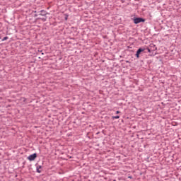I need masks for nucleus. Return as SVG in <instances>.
<instances>
[{
  "label": "nucleus",
  "mask_w": 181,
  "mask_h": 181,
  "mask_svg": "<svg viewBox=\"0 0 181 181\" xmlns=\"http://www.w3.org/2000/svg\"><path fill=\"white\" fill-rule=\"evenodd\" d=\"M134 22L136 25H137V23H141V22H145V20L142 19L141 18H136L134 19Z\"/></svg>",
  "instance_id": "obj_1"
},
{
  "label": "nucleus",
  "mask_w": 181,
  "mask_h": 181,
  "mask_svg": "<svg viewBox=\"0 0 181 181\" xmlns=\"http://www.w3.org/2000/svg\"><path fill=\"white\" fill-rule=\"evenodd\" d=\"M36 158H37V154H36V153H34V154H32V155H30V156H29L28 157V159L29 160H35V159H36Z\"/></svg>",
  "instance_id": "obj_2"
},
{
  "label": "nucleus",
  "mask_w": 181,
  "mask_h": 181,
  "mask_svg": "<svg viewBox=\"0 0 181 181\" xmlns=\"http://www.w3.org/2000/svg\"><path fill=\"white\" fill-rule=\"evenodd\" d=\"M145 49L144 48H139L136 53V57H137V59H139V54H141V53H142V52H144Z\"/></svg>",
  "instance_id": "obj_3"
},
{
  "label": "nucleus",
  "mask_w": 181,
  "mask_h": 181,
  "mask_svg": "<svg viewBox=\"0 0 181 181\" xmlns=\"http://www.w3.org/2000/svg\"><path fill=\"white\" fill-rule=\"evenodd\" d=\"M150 47H151V49H153L152 50H153V51L156 50V46H155V45H153V44H151Z\"/></svg>",
  "instance_id": "obj_4"
},
{
  "label": "nucleus",
  "mask_w": 181,
  "mask_h": 181,
  "mask_svg": "<svg viewBox=\"0 0 181 181\" xmlns=\"http://www.w3.org/2000/svg\"><path fill=\"white\" fill-rule=\"evenodd\" d=\"M40 169H42V166H37V172L38 173H40V172H42V170H40Z\"/></svg>",
  "instance_id": "obj_5"
},
{
  "label": "nucleus",
  "mask_w": 181,
  "mask_h": 181,
  "mask_svg": "<svg viewBox=\"0 0 181 181\" xmlns=\"http://www.w3.org/2000/svg\"><path fill=\"white\" fill-rule=\"evenodd\" d=\"M40 15H41L42 16H45V15H46V11H41Z\"/></svg>",
  "instance_id": "obj_6"
},
{
  "label": "nucleus",
  "mask_w": 181,
  "mask_h": 181,
  "mask_svg": "<svg viewBox=\"0 0 181 181\" xmlns=\"http://www.w3.org/2000/svg\"><path fill=\"white\" fill-rule=\"evenodd\" d=\"M112 119H119V116H113L112 117Z\"/></svg>",
  "instance_id": "obj_7"
},
{
  "label": "nucleus",
  "mask_w": 181,
  "mask_h": 181,
  "mask_svg": "<svg viewBox=\"0 0 181 181\" xmlns=\"http://www.w3.org/2000/svg\"><path fill=\"white\" fill-rule=\"evenodd\" d=\"M21 101H23V103H25V101H26V98H21Z\"/></svg>",
  "instance_id": "obj_8"
},
{
  "label": "nucleus",
  "mask_w": 181,
  "mask_h": 181,
  "mask_svg": "<svg viewBox=\"0 0 181 181\" xmlns=\"http://www.w3.org/2000/svg\"><path fill=\"white\" fill-rule=\"evenodd\" d=\"M8 37H4L3 38V41L8 40Z\"/></svg>",
  "instance_id": "obj_9"
},
{
  "label": "nucleus",
  "mask_w": 181,
  "mask_h": 181,
  "mask_svg": "<svg viewBox=\"0 0 181 181\" xmlns=\"http://www.w3.org/2000/svg\"><path fill=\"white\" fill-rule=\"evenodd\" d=\"M148 53H151V49L148 48Z\"/></svg>",
  "instance_id": "obj_10"
},
{
  "label": "nucleus",
  "mask_w": 181,
  "mask_h": 181,
  "mask_svg": "<svg viewBox=\"0 0 181 181\" xmlns=\"http://www.w3.org/2000/svg\"><path fill=\"white\" fill-rule=\"evenodd\" d=\"M119 112H120L119 111H117L116 114H119Z\"/></svg>",
  "instance_id": "obj_11"
},
{
  "label": "nucleus",
  "mask_w": 181,
  "mask_h": 181,
  "mask_svg": "<svg viewBox=\"0 0 181 181\" xmlns=\"http://www.w3.org/2000/svg\"><path fill=\"white\" fill-rule=\"evenodd\" d=\"M43 21H46V19H43Z\"/></svg>",
  "instance_id": "obj_12"
}]
</instances>
